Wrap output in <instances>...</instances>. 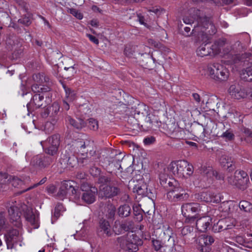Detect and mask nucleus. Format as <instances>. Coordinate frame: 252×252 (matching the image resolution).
<instances>
[{
	"mask_svg": "<svg viewBox=\"0 0 252 252\" xmlns=\"http://www.w3.org/2000/svg\"><path fill=\"white\" fill-rule=\"evenodd\" d=\"M133 192L136 193L138 195L142 196H149L152 193L150 190H148L147 186L146 184L136 185L133 188Z\"/></svg>",
	"mask_w": 252,
	"mask_h": 252,
	"instance_id": "obj_22",
	"label": "nucleus"
},
{
	"mask_svg": "<svg viewBox=\"0 0 252 252\" xmlns=\"http://www.w3.org/2000/svg\"><path fill=\"white\" fill-rule=\"evenodd\" d=\"M228 92L233 98L237 99L243 98L248 96L247 90H242L239 86L235 85L230 86Z\"/></svg>",
	"mask_w": 252,
	"mask_h": 252,
	"instance_id": "obj_17",
	"label": "nucleus"
},
{
	"mask_svg": "<svg viewBox=\"0 0 252 252\" xmlns=\"http://www.w3.org/2000/svg\"><path fill=\"white\" fill-rule=\"evenodd\" d=\"M229 220V219H221L218 222V226L219 230H225L231 228L230 225L226 224L227 222Z\"/></svg>",
	"mask_w": 252,
	"mask_h": 252,
	"instance_id": "obj_44",
	"label": "nucleus"
},
{
	"mask_svg": "<svg viewBox=\"0 0 252 252\" xmlns=\"http://www.w3.org/2000/svg\"><path fill=\"white\" fill-rule=\"evenodd\" d=\"M214 238L210 235H202L198 238L197 249L202 252H210Z\"/></svg>",
	"mask_w": 252,
	"mask_h": 252,
	"instance_id": "obj_13",
	"label": "nucleus"
},
{
	"mask_svg": "<svg viewBox=\"0 0 252 252\" xmlns=\"http://www.w3.org/2000/svg\"><path fill=\"white\" fill-rule=\"evenodd\" d=\"M165 167H164L163 169V171H161L159 175V178L160 180V184L162 186H163L164 188H168V182L169 181H171L172 179H168V174L169 173L170 171H166L164 170V168Z\"/></svg>",
	"mask_w": 252,
	"mask_h": 252,
	"instance_id": "obj_28",
	"label": "nucleus"
},
{
	"mask_svg": "<svg viewBox=\"0 0 252 252\" xmlns=\"http://www.w3.org/2000/svg\"><path fill=\"white\" fill-rule=\"evenodd\" d=\"M202 170L203 171L201 172V173L206 175L207 177L215 178L218 180H221L223 178L221 175L219 174L217 171L214 170L211 167L204 166Z\"/></svg>",
	"mask_w": 252,
	"mask_h": 252,
	"instance_id": "obj_23",
	"label": "nucleus"
},
{
	"mask_svg": "<svg viewBox=\"0 0 252 252\" xmlns=\"http://www.w3.org/2000/svg\"><path fill=\"white\" fill-rule=\"evenodd\" d=\"M88 127L92 130L96 131L98 129V122L95 119L91 118L88 120Z\"/></svg>",
	"mask_w": 252,
	"mask_h": 252,
	"instance_id": "obj_40",
	"label": "nucleus"
},
{
	"mask_svg": "<svg viewBox=\"0 0 252 252\" xmlns=\"http://www.w3.org/2000/svg\"><path fill=\"white\" fill-rule=\"evenodd\" d=\"M108 208V217L109 218H112L114 217L115 211H116V208L113 205H109L107 207Z\"/></svg>",
	"mask_w": 252,
	"mask_h": 252,
	"instance_id": "obj_50",
	"label": "nucleus"
},
{
	"mask_svg": "<svg viewBox=\"0 0 252 252\" xmlns=\"http://www.w3.org/2000/svg\"><path fill=\"white\" fill-rule=\"evenodd\" d=\"M60 109L59 104L57 102H55L53 103L52 106L50 107V111L52 112L53 114L56 115L59 112Z\"/></svg>",
	"mask_w": 252,
	"mask_h": 252,
	"instance_id": "obj_47",
	"label": "nucleus"
},
{
	"mask_svg": "<svg viewBox=\"0 0 252 252\" xmlns=\"http://www.w3.org/2000/svg\"><path fill=\"white\" fill-rule=\"evenodd\" d=\"M155 138L153 136L147 137L144 138V143L145 145H150L153 144L155 141Z\"/></svg>",
	"mask_w": 252,
	"mask_h": 252,
	"instance_id": "obj_55",
	"label": "nucleus"
},
{
	"mask_svg": "<svg viewBox=\"0 0 252 252\" xmlns=\"http://www.w3.org/2000/svg\"><path fill=\"white\" fill-rule=\"evenodd\" d=\"M69 12L75 17H76L78 19H82L83 17L82 14L79 12L78 10L74 9L71 8L69 9Z\"/></svg>",
	"mask_w": 252,
	"mask_h": 252,
	"instance_id": "obj_48",
	"label": "nucleus"
},
{
	"mask_svg": "<svg viewBox=\"0 0 252 252\" xmlns=\"http://www.w3.org/2000/svg\"><path fill=\"white\" fill-rule=\"evenodd\" d=\"M167 189V198L171 202H177L184 201L189 197V194L182 188L175 180H170L168 182Z\"/></svg>",
	"mask_w": 252,
	"mask_h": 252,
	"instance_id": "obj_3",
	"label": "nucleus"
},
{
	"mask_svg": "<svg viewBox=\"0 0 252 252\" xmlns=\"http://www.w3.org/2000/svg\"><path fill=\"white\" fill-rule=\"evenodd\" d=\"M241 78L247 81H252V66L248 67L242 72Z\"/></svg>",
	"mask_w": 252,
	"mask_h": 252,
	"instance_id": "obj_39",
	"label": "nucleus"
},
{
	"mask_svg": "<svg viewBox=\"0 0 252 252\" xmlns=\"http://www.w3.org/2000/svg\"><path fill=\"white\" fill-rule=\"evenodd\" d=\"M100 229L101 231H103L107 236L111 235V227L108 221L105 220H101L100 221Z\"/></svg>",
	"mask_w": 252,
	"mask_h": 252,
	"instance_id": "obj_33",
	"label": "nucleus"
},
{
	"mask_svg": "<svg viewBox=\"0 0 252 252\" xmlns=\"http://www.w3.org/2000/svg\"><path fill=\"white\" fill-rule=\"evenodd\" d=\"M186 219L185 220V222L189 223H191L196 221L197 217L196 216H190V215H188V216H185Z\"/></svg>",
	"mask_w": 252,
	"mask_h": 252,
	"instance_id": "obj_53",
	"label": "nucleus"
},
{
	"mask_svg": "<svg viewBox=\"0 0 252 252\" xmlns=\"http://www.w3.org/2000/svg\"><path fill=\"white\" fill-rule=\"evenodd\" d=\"M219 136L226 141L233 140L235 137L233 130L230 128L222 132Z\"/></svg>",
	"mask_w": 252,
	"mask_h": 252,
	"instance_id": "obj_37",
	"label": "nucleus"
},
{
	"mask_svg": "<svg viewBox=\"0 0 252 252\" xmlns=\"http://www.w3.org/2000/svg\"><path fill=\"white\" fill-rule=\"evenodd\" d=\"M33 80L36 83L39 84L40 86L43 84L47 85L49 83L50 86V82L49 78L46 76L44 73L35 74L32 76Z\"/></svg>",
	"mask_w": 252,
	"mask_h": 252,
	"instance_id": "obj_25",
	"label": "nucleus"
},
{
	"mask_svg": "<svg viewBox=\"0 0 252 252\" xmlns=\"http://www.w3.org/2000/svg\"><path fill=\"white\" fill-rule=\"evenodd\" d=\"M124 156L121 153L116 154L114 157L111 158L109 165H114L118 169L121 168V165L120 164V161L123 159Z\"/></svg>",
	"mask_w": 252,
	"mask_h": 252,
	"instance_id": "obj_34",
	"label": "nucleus"
},
{
	"mask_svg": "<svg viewBox=\"0 0 252 252\" xmlns=\"http://www.w3.org/2000/svg\"><path fill=\"white\" fill-rule=\"evenodd\" d=\"M56 187L54 185H50L47 188V191L49 193H54L56 191Z\"/></svg>",
	"mask_w": 252,
	"mask_h": 252,
	"instance_id": "obj_62",
	"label": "nucleus"
},
{
	"mask_svg": "<svg viewBox=\"0 0 252 252\" xmlns=\"http://www.w3.org/2000/svg\"><path fill=\"white\" fill-rule=\"evenodd\" d=\"M212 220V218L209 216H204L198 219L196 221L197 229L201 232L206 231L210 228Z\"/></svg>",
	"mask_w": 252,
	"mask_h": 252,
	"instance_id": "obj_18",
	"label": "nucleus"
},
{
	"mask_svg": "<svg viewBox=\"0 0 252 252\" xmlns=\"http://www.w3.org/2000/svg\"><path fill=\"white\" fill-rule=\"evenodd\" d=\"M68 191L66 189L63 188V186L61 185L60 189L57 193V196L60 199L63 200L66 195Z\"/></svg>",
	"mask_w": 252,
	"mask_h": 252,
	"instance_id": "obj_45",
	"label": "nucleus"
},
{
	"mask_svg": "<svg viewBox=\"0 0 252 252\" xmlns=\"http://www.w3.org/2000/svg\"><path fill=\"white\" fill-rule=\"evenodd\" d=\"M60 163L63 165V168L72 167L75 165L76 161L74 160H72V158L66 157L65 158H61Z\"/></svg>",
	"mask_w": 252,
	"mask_h": 252,
	"instance_id": "obj_35",
	"label": "nucleus"
},
{
	"mask_svg": "<svg viewBox=\"0 0 252 252\" xmlns=\"http://www.w3.org/2000/svg\"><path fill=\"white\" fill-rule=\"evenodd\" d=\"M120 192V189L116 187L105 186L100 189L99 195L102 197L111 198L116 196Z\"/></svg>",
	"mask_w": 252,
	"mask_h": 252,
	"instance_id": "obj_19",
	"label": "nucleus"
},
{
	"mask_svg": "<svg viewBox=\"0 0 252 252\" xmlns=\"http://www.w3.org/2000/svg\"><path fill=\"white\" fill-rule=\"evenodd\" d=\"M220 165L228 172H232L236 168L233 159L228 156L221 154L219 158Z\"/></svg>",
	"mask_w": 252,
	"mask_h": 252,
	"instance_id": "obj_16",
	"label": "nucleus"
},
{
	"mask_svg": "<svg viewBox=\"0 0 252 252\" xmlns=\"http://www.w3.org/2000/svg\"><path fill=\"white\" fill-rule=\"evenodd\" d=\"M164 235H167V236L166 238L168 239V240L169 241L171 238V234H172V231L169 228V227H168L167 229L166 230V232H164Z\"/></svg>",
	"mask_w": 252,
	"mask_h": 252,
	"instance_id": "obj_63",
	"label": "nucleus"
},
{
	"mask_svg": "<svg viewBox=\"0 0 252 252\" xmlns=\"http://www.w3.org/2000/svg\"><path fill=\"white\" fill-rule=\"evenodd\" d=\"M227 181L231 185L244 190L247 187L249 179L247 173L244 171H236L233 175L228 177Z\"/></svg>",
	"mask_w": 252,
	"mask_h": 252,
	"instance_id": "obj_6",
	"label": "nucleus"
},
{
	"mask_svg": "<svg viewBox=\"0 0 252 252\" xmlns=\"http://www.w3.org/2000/svg\"><path fill=\"white\" fill-rule=\"evenodd\" d=\"M130 211V207L128 205L125 204L119 207L118 214L122 217H126L129 215Z\"/></svg>",
	"mask_w": 252,
	"mask_h": 252,
	"instance_id": "obj_36",
	"label": "nucleus"
},
{
	"mask_svg": "<svg viewBox=\"0 0 252 252\" xmlns=\"http://www.w3.org/2000/svg\"><path fill=\"white\" fill-rule=\"evenodd\" d=\"M11 182L14 187L22 189V190L20 191L21 193H23L22 191L27 189L24 188V186H25L24 182L17 177H13Z\"/></svg>",
	"mask_w": 252,
	"mask_h": 252,
	"instance_id": "obj_38",
	"label": "nucleus"
},
{
	"mask_svg": "<svg viewBox=\"0 0 252 252\" xmlns=\"http://www.w3.org/2000/svg\"><path fill=\"white\" fill-rule=\"evenodd\" d=\"M235 241L239 245L244 247L252 249V240L247 239L243 236L238 235L235 237Z\"/></svg>",
	"mask_w": 252,
	"mask_h": 252,
	"instance_id": "obj_30",
	"label": "nucleus"
},
{
	"mask_svg": "<svg viewBox=\"0 0 252 252\" xmlns=\"http://www.w3.org/2000/svg\"><path fill=\"white\" fill-rule=\"evenodd\" d=\"M204 71L205 75L218 82L225 81L229 76L228 69L219 63L208 64L204 69Z\"/></svg>",
	"mask_w": 252,
	"mask_h": 252,
	"instance_id": "obj_4",
	"label": "nucleus"
},
{
	"mask_svg": "<svg viewBox=\"0 0 252 252\" xmlns=\"http://www.w3.org/2000/svg\"><path fill=\"white\" fill-rule=\"evenodd\" d=\"M153 246L156 251H158L161 248V242L158 240H152Z\"/></svg>",
	"mask_w": 252,
	"mask_h": 252,
	"instance_id": "obj_52",
	"label": "nucleus"
},
{
	"mask_svg": "<svg viewBox=\"0 0 252 252\" xmlns=\"http://www.w3.org/2000/svg\"><path fill=\"white\" fill-rule=\"evenodd\" d=\"M252 131L247 128H245L243 129V133L245 134L246 136L251 137Z\"/></svg>",
	"mask_w": 252,
	"mask_h": 252,
	"instance_id": "obj_64",
	"label": "nucleus"
},
{
	"mask_svg": "<svg viewBox=\"0 0 252 252\" xmlns=\"http://www.w3.org/2000/svg\"><path fill=\"white\" fill-rule=\"evenodd\" d=\"M193 173V167L192 164L188 162V165L185 169L186 178L191 176Z\"/></svg>",
	"mask_w": 252,
	"mask_h": 252,
	"instance_id": "obj_49",
	"label": "nucleus"
},
{
	"mask_svg": "<svg viewBox=\"0 0 252 252\" xmlns=\"http://www.w3.org/2000/svg\"><path fill=\"white\" fill-rule=\"evenodd\" d=\"M137 20H138L141 25H143L146 26V24L144 22V18L140 14L137 15Z\"/></svg>",
	"mask_w": 252,
	"mask_h": 252,
	"instance_id": "obj_61",
	"label": "nucleus"
},
{
	"mask_svg": "<svg viewBox=\"0 0 252 252\" xmlns=\"http://www.w3.org/2000/svg\"><path fill=\"white\" fill-rule=\"evenodd\" d=\"M211 199L217 200L215 202H212L213 203H218L221 201L219 194L212 192H211Z\"/></svg>",
	"mask_w": 252,
	"mask_h": 252,
	"instance_id": "obj_59",
	"label": "nucleus"
},
{
	"mask_svg": "<svg viewBox=\"0 0 252 252\" xmlns=\"http://www.w3.org/2000/svg\"><path fill=\"white\" fill-rule=\"evenodd\" d=\"M100 168L95 166L91 167L90 169V174L94 177L98 176L100 174Z\"/></svg>",
	"mask_w": 252,
	"mask_h": 252,
	"instance_id": "obj_46",
	"label": "nucleus"
},
{
	"mask_svg": "<svg viewBox=\"0 0 252 252\" xmlns=\"http://www.w3.org/2000/svg\"><path fill=\"white\" fill-rule=\"evenodd\" d=\"M182 213L184 216H188L190 213H198L201 211V206L197 203H186L181 206Z\"/></svg>",
	"mask_w": 252,
	"mask_h": 252,
	"instance_id": "obj_15",
	"label": "nucleus"
},
{
	"mask_svg": "<svg viewBox=\"0 0 252 252\" xmlns=\"http://www.w3.org/2000/svg\"><path fill=\"white\" fill-rule=\"evenodd\" d=\"M188 165V162L185 160L173 161L164 168V170L170 171L173 174L179 178H186L185 169Z\"/></svg>",
	"mask_w": 252,
	"mask_h": 252,
	"instance_id": "obj_8",
	"label": "nucleus"
},
{
	"mask_svg": "<svg viewBox=\"0 0 252 252\" xmlns=\"http://www.w3.org/2000/svg\"><path fill=\"white\" fill-rule=\"evenodd\" d=\"M32 90L35 93H46L50 91V86L48 84H43L40 86L39 84L36 83L32 86Z\"/></svg>",
	"mask_w": 252,
	"mask_h": 252,
	"instance_id": "obj_26",
	"label": "nucleus"
},
{
	"mask_svg": "<svg viewBox=\"0 0 252 252\" xmlns=\"http://www.w3.org/2000/svg\"><path fill=\"white\" fill-rule=\"evenodd\" d=\"M81 190L84 191L82 199L87 204H92L95 201L97 189L95 187H91L87 183H83L81 186Z\"/></svg>",
	"mask_w": 252,
	"mask_h": 252,
	"instance_id": "obj_10",
	"label": "nucleus"
},
{
	"mask_svg": "<svg viewBox=\"0 0 252 252\" xmlns=\"http://www.w3.org/2000/svg\"><path fill=\"white\" fill-rule=\"evenodd\" d=\"M51 102L49 97L46 96V100H44V96L40 94H34L31 101L27 104V107L29 111H33L41 107H45L48 103Z\"/></svg>",
	"mask_w": 252,
	"mask_h": 252,
	"instance_id": "obj_11",
	"label": "nucleus"
},
{
	"mask_svg": "<svg viewBox=\"0 0 252 252\" xmlns=\"http://www.w3.org/2000/svg\"><path fill=\"white\" fill-rule=\"evenodd\" d=\"M225 43L224 39H220L215 41L214 44L212 46V50L214 54L216 55L219 54L220 51V47H222Z\"/></svg>",
	"mask_w": 252,
	"mask_h": 252,
	"instance_id": "obj_32",
	"label": "nucleus"
},
{
	"mask_svg": "<svg viewBox=\"0 0 252 252\" xmlns=\"http://www.w3.org/2000/svg\"><path fill=\"white\" fill-rule=\"evenodd\" d=\"M65 209L63 206V204L58 203L55 207L53 216L56 219H58L61 215H62V213L65 211Z\"/></svg>",
	"mask_w": 252,
	"mask_h": 252,
	"instance_id": "obj_43",
	"label": "nucleus"
},
{
	"mask_svg": "<svg viewBox=\"0 0 252 252\" xmlns=\"http://www.w3.org/2000/svg\"><path fill=\"white\" fill-rule=\"evenodd\" d=\"M60 143V135L55 134L49 137L45 141H41L40 144L42 147L47 146L45 148L46 153L52 156L55 155L58 151V148Z\"/></svg>",
	"mask_w": 252,
	"mask_h": 252,
	"instance_id": "obj_9",
	"label": "nucleus"
},
{
	"mask_svg": "<svg viewBox=\"0 0 252 252\" xmlns=\"http://www.w3.org/2000/svg\"><path fill=\"white\" fill-rule=\"evenodd\" d=\"M53 161V158L49 156L36 155L32 158L31 165L36 169H41L49 165Z\"/></svg>",
	"mask_w": 252,
	"mask_h": 252,
	"instance_id": "obj_12",
	"label": "nucleus"
},
{
	"mask_svg": "<svg viewBox=\"0 0 252 252\" xmlns=\"http://www.w3.org/2000/svg\"><path fill=\"white\" fill-rule=\"evenodd\" d=\"M121 243L123 245H126L125 248L127 250L136 252L138 250V246L142 245L143 241L136 234L129 232L122 239Z\"/></svg>",
	"mask_w": 252,
	"mask_h": 252,
	"instance_id": "obj_7",
	"label": "nucleus"
},
{
	"mask_svg": "<svg viewBox=\"0 0 252 252\" xmlns=\"http://www.w3.org/2000/svg\"><path fill=\"white\" fill-rule=\"evenodd\" d=\"M239 208L245 212H250L252 210V204L247 201L243 200L240 202Z\"/></svg>",
	"mask_w": 252,
	"mask_h": 252,
	"instance_id": "obj_42",
	"label": "nucleus"
},
{
	"mask_svg": "<svg viewBox=\"0 0 252 252\" xmlns=\"http://www.w3.org/2000/svg\"><path fill=\"white\" fill-rule=\"evenodd\" d=\"M18 22L25 26H29L32 23L31 14L27 13L23 16L18 20Z\"/></svg>",
	"mask_w": 252,
	"mask_h": 252,
	"instance_id": "obj_41",
	"label": "nucleus"
},
{
	"mask_svg": "<svg viewBox=\"0 0 252 252\" xmlns=\"http://www.w3.org/2000/svg\"><path fill=\"white\" fill-rule=\"evenodd\" d=\"M75 183L73 181H63L62 182L61 185L63 188L66 189L68 192H70L72 194L76 193V190L75 188Z\"/></svg>",
	"mask_w": 252,
	"mask_h": 252,
	"instance_id": "obj_29",
	"label": "nucleus"
},
{
	"mask_svg": "<svg viewBox=\"0 0 252 252\" xmlns=\"http://www.w3.org/2000/svg\"><path fill=\"white\" fill-rule=\"evenodd\" d=\"M7 174L0 173V184H5L7 182Z\"/></svg>",
	"mask_w": 252,
	"mask_h": 252,
	"instance_id": "obj_56",
	"label": "nucleus"
},
{
	"mask_svg": "<svg viewBox=\"0 0 252 252\" xmlns=\"http://www.w3.org/2000/svg\"><path fill=\"white\" fill-rule=\"evenodd\" d=\"M141 114L142 118H145V122L148 125L147 126L155 128L158 126L157 118L153 114L149 112V107L144 104H139L135 110L134 115Z\"/></svg>",
	"mask_w": 252,
	"mask_h": 252,
	"instance_id": "obj_5",
	"label": "nucleus"
},
{
	"mask_svg": "<svg viewBox=\"0 0 252 252\" xmlns=\"http://www.w3.org/2000/svg\"><path fill=\"white\" fill-rule=\"evenodd\" d=\"M87 36L89 38V39L93 42V43H95L96 45H98L99 43V41L98 39H97L95 36L90 34H87Z\"/></svg>",
	"mask_w": 252,
	"mask_h": 252,
	"instance_id": "obj_58",
	"label": "nucleus"
},
{
	"mask_svg": "<svg viewBox=\"0 0 252 252\" xmlns=\"http://www.w3.org/2000/svg\"><path fill=\"white\" fill-rule=\"evenodd\" d=\"M212 51V49L207 44H205L200 45L197 49L196 52L198 56L203 57L210 55Z\"/></svg>",
	"mask_w": 252,
	"mask_h": 252,
	"instance_id": "obj_27",
	"label": "nucleus"
},
{
	"mask_svg": "<svg viewBox=\"0 0 252 252\" xmlns=\"http://www.w3.org/2000/svg\"><path fill=\"white\" fill-rule=\"evenodd\" d=\"M124 53L126 56L129 58L132 57L134 54L133 51L129 47H126L125 48Z\"/></svg>",
	"mask_w": 252,
	"mask_h": 252,
	"instance_id": "obj_54",
	"label": "nucleus"
},
{
	"mask_svg": "<svg viewBox=\"0 0 252 252\" xmlns=\"http://www.w3.org/2000/svg\"><path fill=\"white\" fill-rule=\"evenodd\" d=\"M65 121L67 124L77 129H81L86 126V124L83 119L78 118L73 119L70 116H67L65 117Z\"/></svg>",
	"mask_w": 252,
	"mask_h": 252,
	"instance_id": "obj_20",
	"label": "nucleus"
},
{
	"mask_svg": "<svg viewBox=\"0 0 252 252\" xmlns=\"http://www.w3.org/2000/svg\"><path fill=\"white\" fill-rule=\"evenodd\" d=\"M211 192H202L194 194V198L199 201H203L206 202H215L217 200L215 199L212 200L211 199Z\"/></svg>",
	"mask_w": 252,
	"mask_h": 252,
	"instance_id": "obj_24",
	"label": "nucleus"
},
{
	"mask_svg": "<svg viewBox=\"0 0 252 252\" xmlns=\"http://www.w3.org/2000/svg\"><path fill=\"white\" fill-rule=\"evenodd\" d=\"M5 240L8 249H12L14 245L21 239L19 231L17 229H13L10 230L5 236Z\"/></svg>",
	"mask_w": 252,
	"mask_h": 252,
	"instance_id": "obj_14",
	"label": "nucleus"
},
{
	"mask_svg": "<svg viewBox=\"0 0 252 252\" xmlns=\"http://www.w3.org/2000/svg\"><path fill=\"white\" fill-rule=\"evenodd\" d=\"M6 44L9 49H16L21 45V40L17 36L12 34L7 37Z\"/></svg>",
	"mask_w": 252,
	"mask_h": 252,
	"instance_id": "obj_21",
	"label": "nucleus"
},
{
	"mask_svg": "<svg viewBox=\"0 0 252 252\" xmlns=\"http://www.w3.org/2000/svg\"><path fill=\"white\" fill-rule=\"evenodd\" d=\"M63 86L65 93L64 100L68 102L73 101L76 98V95L75 92L64 85H63Z\"/></svg>",
	"mask_w": 252,
	"mask_h": 252,
	"instance_id": "obj_31",
	"label": "nucleus"
},
{
	"mask_svg": "<svg viewBox=\"0 0 252 252\" xmlns=\"http://www.w3.org/2000/svg\"><path fill=\"white\" fill-rule=\"evenodd\" d=\"M221 251H222V252H235L233 249L227 246L225 244H224L223 245V248H222Z\"/></svg>",
	"mask_w": 252,
	"mask_h": 252,
	"instance_id": "obj_57",
	"label": "nucleus"
},
{
	"mask_svg": "<svg viewBox=\"0 0 252 252\" xmlns=\"http://www.w3.org/2000/svg\"><path fill=\"white\" fill-rule=\"evenodd\" d=\"M46 180L47 178L46 177H44L43 179H42L37 184H34L33 186L27 188L26 189H24L22 192H26L32 189H33V188L37 187L38 185H42L46 181Z\"/></svg>",
	"mask_w": 252,
	"mask_h": 252,
	"instance_id": "obj_51",
	"label": "nucleus"
},
{
	"mask_svg": "<svg viewBox=\"0 0 252 252\" xmlns=\"http://www.w3.org/2000/svg\"><path fill=\"white\" fill-rule=\"evenodd\" d=\"M7 208L9 219L16 226H21L22 212L26 220L34 228H37L39 226L38 215L33 214L32 208L26 204L11 201L7 204Z\"/></svg>",
	"mask_w": 252,
	"mask_h": 252,
	"instance_id": "obj_2",
	"label": "nucleus"
},
{
	"mask_svg": "<svg viewBox=\"0 0 252 252\" xmlns=\"http://www.w3.org/2000/svg\"><path fill=\"white\" fill-rule=\"evenodd\" d=\"M128 123H133V126L137 127V126L138 125V121H137L135 119V117H130L128 119Z\"/></svg>",
	"mask_w": 252,
	"mask_h": 252,
	"instance_id": "obj_60",
	"label": "nucleus"
},
{
	"mask_svg": "<svg viewBox=\"0 0 252 252\" xmlns=\"http://www.w3.org/2000/svg\"><path fill=\"white\" fill-rule=\"evenodd\" d=\"M189 12L192 15L190 18L184 17L183 22L186 24L191 25L194 19L197 20V25L192 31V33L197 37L199 40L204 43L208 42L212 35L217 31L215 26L212 24L211 19L206 17H200V11L195 8L190 9Z\"/></svg>",
	"mask_w": 252,
	"mask_h": 252,
	"instance_id": "obj_1",
	"label": "nucleus"
}]
</instances>
